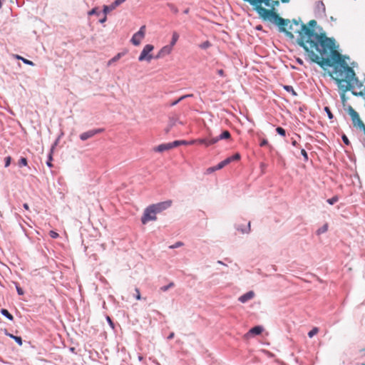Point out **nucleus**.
Wrapping results in <instances>:
<instances>
[{"label":"nucleus","instance_id":"nucleus-36","mask_svg":"<svg viewBox=\"0 0 365 365\" xmlns=\"http://www.w3.org/2000/svg\"><path fill=\"white\" fill-rule=\"evenodd\" d=\"M319 331V329L317 327L313 328L311 331H309L308 336L309 338L313 337L315 334H317Z\"/></svg>","mask_w":365,"mask_h":365},{"label":"nucleus","instance_id":"nucleus-38","mask_svg":"<svg viewBox=\"0 0 365 365\" xmlns=\"http://www.w3.org/2000/svg\"><path fill=\"white\" fill-rule=\"evenodd\" d=\"M324 111L327 113L328 118L331 120L334 118V115L332 114L330 108L327 106L324 107Z\"/></svg>","mask_w":365,"mask_h":365},{"label":"nucleus","instance_id":"nucleus-11","mask_svg":"<svg viewBox=\"0 0 365 365\" xmlns=\"http://www.w3.org/2000/svg\"><path fill=\"white\" fill-rule=\"evenodd\" d=\"M125 0H115L110 5L103 6V14H107L112 10L115 9L117 6L123 4Z\"/></svg>","mask_w":365,"mask_h":365},{"label":"nucleus","instance_id":"nucleus-30","mask_svg":"<svg viewBox=\"0 0 365 365\" xmlns=\"http://www.w3.org/2000/svg\"><path fill=\"white\" fill-rule=\"evenodd\" d=\"M175 287V284L174 282H170L168 284L165 285V286H163L160 288V290L162 291V292H167L168 290H169L170 288H173Z\"/></svg>","mask_w":365,"mask_h":365},{"label":"nucleus","instance_id":"nucleus-51","mask_svg":"<svg viewBox=\"0 0 365 365\" xmlns=\"http://www.w3.org/2000/svg\"><path fill=\"white\" fill-rule=\"evenodd\" d=\"M135 292H136V296H135V298L136 299L138 300H140L141 299V297H140V291L138 288H135Z\"/></svg>","mask_w":365,"mask_h":365},{"label":"nucleus","instance_id":"nucleus-34","mask_svg":"<svg viewBox=\"0 0 365 365\" xmlns=\"http://www.w3.org/2000/svg\"><path fill=\"white\" fill-rule=\"evenodd\" d=\"M339 200V197L338 196L335 195L334 197H332L331 198H329L327 200V202L329 204V205H334L335 204L336 202H338Z\"/></svg>","mask_w":365,"mask_h":365},{"label":"nucleus","instance_id":"nucleus-49","mask_svg":"<svg viewBox=\"0 0 365 365\" xmlns=\"http://www.w3.org/2000/svg\"><path fill=\"white\" fill-rule=\"evenodd\" d=\"M216 170H218V169L216 168V165L215 166H213V167H210L207 170V172L208 173H211L212 172H215Z\"/></svg>","mask_w":365,"mask_h":365},{"label":"nucleus","instance_id":"nucleus-3","mask_svg":"<svg viewBox=\"0 0 365 365\" xmlns=\"http://www.w3.org/2000/svg\"><path fill=\"white\" fill-rule=\"evenodd\" d=\"M263 20L270 21L272 24L277 25L279 27V31L280 32L284 33L288 38L291 39L294 38V34L285 29V26H288V24L290 23V21L289 19H284L280 17L276 11L272 13L270 15H269L268 17H266V19H264Z\"/></svg>","mask_w":365,"mask_h":365},{"label":"nucleus","instance_id":"nucleus-28","mask_svg":"<svg viewBox=\"0 0 365 365\" xmlns=\"http://www.w3.org/2000/svg\"><path fill=\"white\" fill-rule=\"evenodd\" d=\"M327 230H328V225L324 224L323 226H322L317 230V235H320L323 233H325Z\"/></svg>","mask_w":365,"mask_h":365},{"label":"nucleus","instance_id":"nucleus-56","mask_svg":"<svg viewBox=\"0 0 365 365\" xmlns=\"http://www.w3.org/2000/svg\"><path fill=\"white\" fill-rule=\"evenodd\" d=\"M190 96H192V95H185V96H181L180 98H179L178 100H180V102L183 99H185V98H186L187 97H190Z\"/></svg>","mask_w":365,"mask_h":365},{"label":"nucleus","instance_id":"nucleus-59","mask_svg":"<svg viewBox=\"0 0 365 365\" xmlns=\"http://www.w3.org/2000/svg\"><path fill=\"white\" fill-rule=\"evenodd\" d=\"M23 207H24V209H26L27 210L29 209V205L27 203H24L23 205Z\"/></svg>","mask_w":365,"mask_h":365},{"label":"nucleus","instance_id":"nucleus-17","mask_svg":"<svg viewBox=\"0 0 365 365\" xmlns=\"http://www.w3.org/2000/svg\"><path fill=\"white\" fill-rule=\"evenodd\" d=\"M263 331V327L262 326H255L250 329L248 334L252 335H259Z\"/></svg>","mask_w":365,"mask_h":365},{"label":"nucleus","instance_id":"nucleus-39","mask_svg":"<svg viewBox=\"0 0 365 365\" xmlns=\"http://www.w3.org/2000/svg\"><path fill=\"white\" fill-rule=\"evenodd\" d=\"M227 159H230V163L234 161V160H238L240 159V153H235V155L230 156V157H228L227 158Z\"/></svg>","mask_w":365,"mask_h":365},{"label":"nucleus","instance_id":"nucleus-10","mask_svg":"<svg viewBox=\"0 0 365 365\" xmlns=\"http://www.w3.org/2000/svg\"><path fill=\"white\" fill-rule=\"evenodd\" d=\"M103 131L104 128L93 129L81 133L79 137L81 140L85 141L97 134L103 133Z\"/></svg>","mask_w":365,"mask_h":365},{"label":"nucleus","instance_id":"nucleus-64","mask_svg":"<svg viewBox=\"0 0 365 365\" xmlns=\"http://www.w3.org/2000/svg\"><path fill=\"white\" fill-rule=\"evenodd\" d=\"M169 130H170V128H167V129H166V130H165V132H166V133H168V132H169Z\"/></svg>","mask_w":365,"mask_h":365},{"label":"nucleus","instance_id":"nucleus-33","mask_svg":"<svg viewBox=\"0 0 365 365\" xmlns=\"http://www.w3.org/2000/svg\"><path fill=\"white\" fill-rule=\"evenodd\" d=\"M27 163H28L27 159L24 157H21L20 158V160H19L18 165L19 167H22V166H26Z\"/></svg>","mask_w":365,"mask_h":365},{"label":"nucleus","instance_id":"nucleus-35","mask_svg":"<svg viewBox=\"0 0 365 365\" xmlns=\"http://www.w3.org/2000/svg\"><path fill=\"white\" fill-rule=\"evenodd\" d=\"M276 131L281 136L284 137L286 135V130L282 127H277Z\"/></svg>","mask_w":365,"mask_h":365},{"label":"nucleus","instance_id":"nucleus-46","mask_svg":"<svg viewBox=\"0 0 365 365\" xmlns=\"http://www.w3.org/2000/svg\"><path fill=\"white\" fill-rule=\"evenodd\" d=\"M11 158L10 156H7L5 158V167L7 168L11 164Z\"/></svg>","mask_w":365,"mask_h":365},{"label":"nucleus","instance_id":"nucleus-48","mask_svg":"<svg viewBox=\"0 0 365 365\" xmlns=\"http://www.w3.org/2000/svg\"><path fill=\"white\" fill-rule=\"evenodd\" d=\"M291 22H292V24H293L296 26H298L300 23L302 24L301 19H293Z\"/></svg>","mask_w":365,"mask_h":365},{"label":"nucleus","instance_id":"nucleus-58","mask_svg":"<svg viewBox=\"0 0 365 365\" xmlns=\"http://www.w3.org/2000/svg\"><path fill=\"white\" fill-rule=\"evenodd\" d=\"M179 102H180V100H178H178H176V101H173V102L170 103V106H174L177 105Z\"/></svg>","mask_w":365,"mask_h":365},{"label":"nucleus","instance_id":"nucleus-19","mask_svg":"<svg viewBox=\"0 0 365 365\" xmlns=\"http://www.w3.org/2000/svg\"><path fill=\"white\" fill-rule=\"evenodd\" d=\"M212 140H213V138H202V139H198L197 140V142L200 144H202V145H205V146H210L211 145H213V144H215L216 143H212Z\"/></svg>","mask_w":365,"mask_h":365},{"label":"nucleus","instance_id":"nucleus-15","mask_svg":"<svg viewBox=\"0 0 365 365\" xmlns=\"http://www.w3.org/2000/svg\"><path fill=\"white\" fill-rule=\"evenodd\" d=\"M230 137H231L230 133L228 130H223L222 133L220 135L213 138L212 143H217L220 140H227V139L230 138Z\"/></svg>","mask_w":365,"mask_h":365},{"label":"nucleus","instance_id":"nucleus-61","mask_svg":"<svg viewBox=\"0 0 365 365\" xmlns=\"http://www.w3.org/2000/svg\"><path fill=\"white\" fill-rule=\"evenodd\" d=\"M217 264H222V265H225V266H227L225 264H224L221 260H218L217 262Z\"/></svg>","mask_w":365,"mask_h":365},{"label":"nucleus","instance_id":"nucleus-1","mask_svg":"<svg viewBox=\"0 0 365 365\" xmlns=\"http://www.w3.org/2000/svg\"><path fill=\"white\" fill-rule=\"evenodd\" d=\"M334 39L328 38L324 33L317 34L302 25L297 39V44L307 53L311 61L322 68L331 67L334 63L336 78H348L356 76L352 68L349 66L341 55L334 50Z\"/></svg>","mask_w":365,"mask_h":365},{"label":"nucleus","instance_id":"nucleus-32","mask_svg":"<svg viewBox=\"0 0 365 365\" xmlns=\"http://www.w3.org/2000/svg\"><path fill=\"white\" fill-rule=\"evenodd\" d=\"M279 5V1H277V0H271V2H270V4H269V6L271 8L270 10H272V11H275V9L274 7L275 6H278Z\"/></svg>","mask_w":365,"mask_h":365},{"label":"nucleus","instance_id":"nucleus-2","mask_svg":"<svg viewBox=\"0 0 365 365\" xmlns=\"http://www.w3.org/2000/svg\"><path fill=\"white\" fill-rule=\"evenodd\" d=\"M333 79L339 89L340 97L343 103L346 101L345 93L347 91H351L355 85L358 87L362 86V83L356 76H353V78L349 76L348 78H344L333 77Z\"/></svg>","mask_w":365,"mask_h":365},{"label":"nucleus","instance_id":"nucleus-50","mask_svg":"<svg viewBox=\"0 0 365 365\" xmlns=\"http://www.w3.org/2000/svg\"><path fill=\"white\" fill-rule=\"evenodd\" d=\"M267 144H268L267 140V139H262L261 143H260V144H259V145L261 147H264V146L267 145Z\"/></svg>","mask_w":365,"mask_h":365},{"label":"nucleus","instance_id":"nucleus-42","mask_svg":"<svg viewBox=\"0 0 365 365\" xmlns=\"http://www.w3.org/2000/svg\"><path fill=\"white\" fill-rule=\"evenodd\" d=\"M182 245H183V243L182 242H177L175 244H173V245H170L169 247L170 249H175V248L182 247Z\"/></svg>","mask_w":365,"mask_h":365},{"label":"nucleus","instance_id":"nucleus-63","mask_svg":"<svg viewBox=\"0 0 365 365\" xmlns=\"http://www.w3.org/2000/svg\"><path fill=\"white\" fill-rule=\"evenodd\" d=\"M297 62H298L299 64H302V63H303L302 60H301V59H299V58H298V59H297Z\"/></svg>","mask_w":365,"mask_h":365},{"label":"nucleus","instance_id":"nucleus-8","mask_svg":"<svg viewBox=\"0 0 365 365\" xmlns=\"http://www.w3.org/2000/svg\"><path fill=\"white\" fill-rule=\"evenodd\" d=\"M346 110L351 116L352 123L354 126L359 127L360 125H363V122L361 120L359 113L351 106H348Z\"/></svg>","mask_w":365,"mask_h":365},{"label":"nucleus","instance_id":"nucleus-60","mask_svg":"<svg viewBox=\"0 0 365 365\" xmlns=\"http://www.w3.org/2000/svg\"><path fill=\"white\" fill-rule=\"evenodd\" d=\"M292 145L293 146H297L298 145L297 142L295 140H293L292 142Z\"/></svg>","mask_w":365,"mask_h":365},{"label":"nucleus","instance_id":"nucleus-14","mask_svg":"<svg viewBox=\"0 0 365 365\" xmlns=\"http://www.w3.org/2000/svg\"><path fill=\"white\" fill-rule=\"evenodd\" d=\"M255 297V292L253 291H249L245 294L240 296L238 300L242 303H246L249 300L253 299Z\"/></svg>","mask_w":365,"mask_h":365},{"label":"nucleus","instance_id":"nucleus-31","mask_svg":"<svg viewBox=\"0 0 365 365\" xmlns=\"http://www.w3.org/2000/svg\"><path fill=\"white\" fill-rule=\"evenodd\" d=\"M171 144H172V147L173 148L178 147L180 145H186L187 142L185 140H175V141L172 142Z\"/></svg>","mask_w":365,"mask_h":365},{"label":"nucleus","instance_id":"nucleus-5","mask_svg":"<svg viewBox=\"0 0 365 365\" xmlns=\"http://www.w3.org/2000/svg\"><path fill=\"white\" fill-rule=\"evenodd\" d=\"M153 49L154 46L153 45L146 44L138 57V61H146L148 62H150L152 59L154 58V56L150 53Z\"/></svg>","mask_w":365,"mask_h":365},{"label":"nucleus","instance_id":"nucleus-20","mask_svg":"<svg viewBox=\"0 0 365 365\" xmlns=\"http://www.w3.org/2000/svg\"><path fill=\"white\" fill-rule=\"evenodd\" d=\"M317 21H315V20H314V19H313V20L309 21L307 25H306V24H304L302 23V24H301V27L302 26V25H304L307 29H311V30H312V31H313L314 32L317 33V32L314 30V28L317 26ZM301 30H302V28L300 29V30H299V31H296V32L299 34V31H300Z\"/></svg>","mask_w":365,"mask_h":365},{"label":"nucleus","instance_id":"nucleus-25","mask_svg":"<svg viewBox=\"0 0 365 365\" xmlns=\"http://www.w3.org/2000/svg\"><path fill=\"white\" fill-rule=\"evenodd\" d=\"M123 56V53H118L108 62V66H110L114 62L118 61Z\"/></svg>","mask_w":365,"mask_h":365},{"label":"nucleus","instance_id":"nucleus-52","mask_svg":"<svg viewBox=\"0 0 365 365\" xmlns=\"http://www.w3.org/2000/svg\"><path fill=\"white\" fill-rule=\"evenodd\" d=\"M352 94L354 96H363V93L361 91V92L352 91Z\"/></svg>","mask_w":365,"mask_h":365},{"label":"nucleus","instance_id":"nucleus-24","mask_svg":"<svg viewBox=\"0 0 365 365\" xmlns=\"http://www.w3.org/2000/svg\"><path fill=\"white\" fill-rule=\"evenodd\" d=\"M230 163V159H225L224 160L221 161L216 165V168L218 170H220L223 168L225 166Z\"/></svg>","mask_w":365,"mask_h":365},{"label":"nucleus","instance_id":"nucleus-45","mask_svg":"<svg viewBox=\"0 0 365 365\" xmlns=\"http://www.w3.org/2000/svg\"><path fill=\"white\" fill-rule=\"evenodd\" d=\"M49 235L51 238H53V239H56L58 237V234L56 232L53 231V230H51L49 232Z\"/></svg>","mask_w":365,"mask_h":365},{"label":"nucleus","instance_id":"nucleus-43","mask_svg":"<svg viewBox=\"0 0 365 365\" xmlns=\"http://www.w3.org/2000/svg\"><path fill=\"white\" fill-rule=\"evenodd\" d=\"M341 139L345 145H349L350 144L349 140L345 134L342 135Z\"/></svg>","mask_w":365,"mask_h":365},{"label":"nucleus","instance_id":"nucleus-26","mask_svg":"<svg viewBox=\"0 0 365 365\" xmlns=\"http://www.w3.org/2000/svg\"><path fill=\"white\" fill-rule=\"evenodd\" d=\"M178 38H179V34L176 31H174L173 33L172 39H171V41H170V44L169 46H171V48H173V46L178 41Z\"/></svg>","mask_w":365,"mask_h":365},{"label":"nucleus","instance_id":"nucleus-44","mask_svg":"<svg viewBox=\"0 0 365 365\" xmlns=\"http://www.w3.org/2000/svg\"><path fill=\"white\" fill-rule=\"evenodd\" d=\"M106 321L108 322L110 327L113 329L115 327L114 323L112 321L111 318L109 316L106 317Z\"/></svg>","mask_w":365,"mask_h":365},{"label":"nucleus","instance_id":"nucleus-22","mask_svg":"<svg viewBox=\"0 0 365 365\" xmlns=\"http://www.w3.org/2000/svg\"><path fill=\"white\" fill-rule=\"evenodd\" d=\"M236 229L240 231L242 233H249L250 232V222H248L247 227H244L243 225H236Z\"/></svg>","mask_w":365,"mask_h":365},{"label":"nucleus","instance_id":"nucleus-47","mask_svg":"<svg viewBox=\"0 0 365 365\" xmlns=\"http://www.w3.org/2000/svg\"><path fill=\"white\" fill-rule=\"evenodd\" d=\"M16 292L19 295H23L24 294V290L19 286L16 285Z\"/></svg>","mask_w":365,"mask_h":365},{"label":"nucleus","instance_id":"nucleus-16","mask_svg":"<svg viewBox=\"0 0 365 365\" xmlns=\"http://www.w3.org/2000/svg\"><path fill=\"white\" fill-rule=\"evenodd\" d=\"M172 148H173V147H172L171 143H168L160 144L158 146L155 147L154 148V150L156 152L161 153V152H164L165 150H170Z\"/></svg>","mask_w":365,"mask_h":365},{"label":"nucleus","instance_id":"nucleus-53","mask_svg":"<svg viewBox=\"0 0 365 365\" xmlns=\"http://www.w3.org/2000/svg\"><path fill=\"white\" fill-rule=\"evenodd\" d=\"M217 73L218 75H220V76H225V73H224V71L222 69H220L217 71Z\"/></svg>","mask_w":365,"mask_h":365},{"label":"nucleus","instance_id":"nucleus-27","mask_svg":"<svg viewBox=\"0 0 365 365\" xmlns=\"http://www.w3.org/2000/svg\"><path fill=\"white\" fill-rule=\"evenodd\" d=\"M283 88L289 92V93H291V94L293 96H297V92L294 91V89L293 88V87L292 86H289V85H285L283 86Z\"/></svg>","mask_w":365,"mask_h":365},{"label":"nucleus","instance_id":"nucleus-40","mask_svg":"<svg viewBox=\"0 0 365 365\" xmlns=\"http://www.w3.org/2000/svg\"><path fill=\"white\" fill-rule=\"evenodd\" d=\"M210 46H211V43L208 41H206L203 42L202 44H200V47L202 49H206V48H209Z\"/></svg>","mask_w":365,"mask_h":365},{"label":"nucleus","instance_id":"nucleus-62","mask_svg":"<svg viewBox=\"0 0 365 365\" xmlns=\"http://www.w3.org/2000/svg\"><path fill=\"white\" fill-rule=\"evenodd\" d=\"M281 1L284 4H287V3H289L290 1V0H281Z\"/></svg>","mask_w":365,"mask_h":365},{"label":"nucleus","instance_id":"nucleus-12","mask_svg":"<svg viewBox=\"0 0 365 365\" xmlns=\"http://www.w3.org/2000/svg\"><path fill=\"white\" fill-rule=\"evenodd\" d=\"M172 51L171 46L167 45L163 46L158 53L156 56H154V59H158L163 58L166 55H168Z\"/></svg>","mask_w":365,"mask_h":365},{"label":"nucleus","instance_id":"nucleus-41","mask_svg":"<svg viewBox=\"0 0 365 365\" xmlns=\"http://www.w3.org/2000/svg\"><path fill=\"white\" fill-rule=\"evenodd\" d=\"M301 154H302V156H303V158H304V160L305 162H307V161H308V160H309V158H308V154H307V151H306L304 149H303V148H302V149L301 150Z\"/></svg>","mask_w":365,"mask_h":365},{"label":"nucleus","instance_id":"nucleus-18","mask_svg":"<svg viewBox=\"0 0 365 365\" xmlns=\"http://www.w3.org/2000/svg\"><path fill=\"white\" fill-rule=\"evenodd\" d=\"M4 333L6 336L13 339L19 346L22 345L23 341L21 336H14V334L9 333L6 329H5Z\"/></svg>","mask_w":365,"mask_h":365},{"label":"nucleus","instance_id":"nucleus-9","mask_svg":"<svg viewBox=\"0 0 365 365\" xmlns=\"http://www.w3.org/2000/svg\"><path fill=\"white\" fill-rule=\"evenodd\" d=\"M145 26H142L139 31L133 34L131 42L135 46H138L140 43L141 40L145 36Z\"/></svg>","mask_w":365,"mask_h":365},{"label":"nucleus","instance_id":"nucleus-13","mask_svg":"<svg viewBox=\"0 0 365 365\" xmlns=\"http://www.w3.org/2000/svg\"><path fill=\"white\" fill-rule=\"evenodd\" d=\"M326 8L322 1H318L315 5V14L319 16H325Z\"/></svg>","mask_w":365,"mask_h":365},{"label":"nucleus","instance_id":"nucleus-7","mask_svg":"<svg viewBox=\"0 0 365 365\" xmlns=\"http://www.w3.org/2000/svg\"><path fill=\"white\" fill-rule=\"evenodd\" d=\"M172 203H173L172 200H168L160 202H158L155 204H152L150 205H151V207L153 208V210H151L150 212H155L156 214L160 213L163 211L170 207L172 205Z\"/></svg>","mask_w":365,"mask_h":365},{"label":"nucleus","instance_id":"nucleus-21","mask_svg":"<svg viewBox=\"0 0 365 365\" xmlns=\"http://www.w3.org/2000/svg\"><path fill=\"white\" fill-rule=\"evenodd\" d=\"M57 145V140L54 143V144L52 145L51 148V150H50V153H48V160L46 162V165L49 168H52L53 167V164L51 163L52 160H53V158H52V154H53V150L55 148V146Z\"/></svg>","mask_w":365,"mask_h":365},{"label":"nucleus","instance_id":"nucleus-37","mask_svg":"<svg viewBox=\"0 0 365 365\" xmlns=\"http://www.w3.org/2000/svg\"><path fill=\"white\" fill-rule=\"evenodd\" d=\"M100 14H101V11H99L97 8H93L91 11H88L89 16H91V15L99 16Z\"/></svg>","mask_w":365,"mask_h":365},{"label":"nucleus","instance_id":"nucleus-55","mask_svg":"<svg viewBox=\"0 0 365 365\" xmlns=\"http://www.w3.org/2000/svg\"><path fill=\"white\" fill-rule=\"evenodd\" d=\"M106 19H107V18H106V14H104L103 18L99 20V22H100L101 24H103V23H104V22L106 21Z\"/></svg>","mask_w":365,"mask_h":365},{"label":"nucleus","instance_id":"nucleus-57","mask_svg":"<svg viewBox=\"0 0 365 365\" xmlns=\"http://www.w3.org/2000/svg\"><path fill=\"white\" fill-rule=\"evenodd\" d=\"M358 128H359L360 129H361L365 135V125L364 123H363V125H360Z\"/></svg>","mask_w":365,"mask_h":365},{"label":"nucleus","instance_id":"nucleus-23","mask_svg":"<svg viewBox=\"0 0 365 365\" xmlns=\"http://www.w3.org/2000/svg\"><path fill=\"white\" fill-rule=\"evenodd\" d=\"M1 314L5 317L6 318H7L10 321H13L14 320V317L13 315L6 309H1Z\"/></svg>","mask_w":365,"mask_h":365},{"label":"nucleus","instance_id":"nucleus-4","mask_svg":"<svg viewBox=\"0 0 365 365\" xmlns=\"http://www.w3.org/2000/svg\"><path fill=\"white\" fill-rule=\"evenodd\" d=\"M249 3L252 6H253V9L257 13L259 17L263 20L268 17L272 13L274 12L272 10H268L264 8L262 4H264L266 6L269 7L271 0H243Z\"/></svg>","mask_w":365,"mask_h":365},{"label":"nucleus","instance_id":"nucleus-6","mask_svg":"<svg viewBox=\"0 0 365 365\" xmlns=\"http://www.w3.org/2000/svg\"><path fill=\"white\" fill-rule=\"evenodd\" d=\"M153 210V208L151 207V205L148 206L143 212V215L141 217V222L143 225L147 224L149 221H155L157 220L155 212H151L150 211Z\"/></svg>","mask_w":365,"mask_h":365},{"label":"nucleus","instance_id":"nucleus-54","mask_svg":"<svg viewBox=\"0 0 365 365\" xmlns=\"http://www.w3.org/2000/svg\"><path fill=\"white\" fill-rule=\"evenodd\" d=\"M174 336H175L174 332H171V333L168 335V336L167 337V339H168V340H170V339H173V338H174Z\"/></svg>","mask_w":365,"mask_h":365},{"label":"nucleus","instance_id":"nucleus-29","mask_svg":"<svg viewBox=\"0 0 365 365\" xmlns=\"http://www.w3.org/2000/svg\"><path fill=\"white\" fill-rule=\"evenodd\" d=\"M15 58L17 59L21 60L25 64L30 65V66L34 65V63L31 61L24 58L19 55H15Z\"/></svg>","mask_w":365,"mask_h":365}]
</instances>
